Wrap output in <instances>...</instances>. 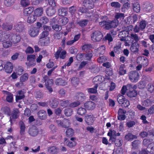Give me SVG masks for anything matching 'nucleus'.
<instances>
[{"mask_svg":"<svg viewBox=\"0 0 154 154\" xmlns=\"http://www.w3.org/2000/svg\"><path fill=\"white\" fill-rule=\"evenodd\" d=\"M84 106L87 109L92 110L95 107V105L94 102L88 101L84 103Z\"/></svg>","mask_w":154,"mask_h":154,"instance_id":"5701e85b","label":"nucleus"},{"mask_svg":"<svg viewBox=\"0 0 154 154\" xmlns=\"http://www.w3.org/2000/svg\"><path fill=\"white\" fill-rule=\"evenodd\" d=\"M20 3L22 6L26 7L30 5V1L29 0H21Z\"/></svg>","mask_w":154,"mask_h":154,"instance_id":"603ef678","label":"nucleus"},{"mask_svg":"<svg viewBox=\"0 0 154 154\" xmlns=\"http://www.w3.org/2000/svg\"><path fill=\"white\" fill-rule=\"evenodd\" d=\"M50 42L49 37H46L44 38H39L38 43L41 45L47 46Z\"/></svg>","mask_w":154,"mask_h":154,"instance_id":"412c9836","label":"nucleus"},{"mask_svg":"<svg viewBox=\"0 0 154 154\" xmlns=\"http://www.w3.org/2000/svg\"><path fill=\"white\" fill-rule=\"evenodd\" d=\"M56 12L55 9L52 7L48 8L46 10L47 15L49 16H53Z\"/></svg>","mask_w":154,"mask_h":154,"instance_id":"c756f323","label":"nucleus"},{"mask_svg":"<svg viewBox=\"0 0 154 154\" xmlns=\"http://www.w3.org/2000/svg\"><path fill=\"white\" fill-rule=\"evenodd\" d=\"M72 112V111L71 109H66L65 110L64 113L66 116H69L71 115Z\"/></svg>","mask_w":154,"mask_h":154,"instance_id":"774afa93","label":"nucleus"},{"mask_svg":"<svg viewBox=\"0 0 154 154\" xmlns=\"http://www.w3.org/2000/svg\"><path fill=\"white\" fill-rule=\"evenodd\" d=\"M117 100L118 103L121 104L123 108L128 107L130 105L129 100L122 95H119L117 96Z\"/></svg>","mask_w":154,"mask_h":154,"instance_id":"7ed1b4c3","label":"nucleus"},{"mask_svg":"<svg viewBox=\"0 0 154 154\" xmlns=\"http://www.w3.org/2000/svg\"><path fill=\"white\" fill-rule=\"evenodd\" d=\"M20 133L21 134H23L24 133L25 130V126L24 123L22 122H20Z\"/></svg>","mask_w":154,"mask_h":154,"instance_id":"5fc2aeb1","label":"nucleus"},{"mask_svg":"<svg viewBox=\"0 0 154 154\" xmlns=\"http://www.w3.org/2000/svg\"><path fill=\"white\" fill-rule=\"evenodd\" d=\"M19 95L16 96V100L17 101L18 100L21 99L24 97L23 93L22 91H20L18 92Z\"/></svg>","mask_w":154,"mask_h":154,"instance_id":"680f3d73","label":"nucleus"},{"mask_svg":"<svg viewBox=\"0 0 154 154\" xmlns=\"http://www.w3.org/2000/svg\"><path fill=\"white\" fill-rule=\"evenodd\" d=\"M39 32V29L36 27L31 28L29 31V34L32 37H34L37 36Z\"/></svg>","mask_w":154,"mask_h":154,"instance_id":"f8f14e48","label":"nucleus"},{"mask_svg":"<svg viewBox=\"0 0 154 154\" xmlns=\"http://www.w3.org/2000/svg\"><path fill=\"white\" fill-rule=\"evenodd\" d=\"M37 20V17L35 15H29L27 18V22L29 23H32L35 22Z\"/></svg>","mask_w":154,"mask_h":154,"instance_id":"e433bc0d","label":"nucleus"},{"mask_svg":"<svg viewBox=\"0 0 154 154\" xmlns=\"http://www.w3.org/2000/svg\"><path fill=\"white\" fill-rule=\"evenodd\" d=\"M21 38L19 35L9 34V40H11L14 44H16L20 42Z\"/></svg>","mask_w":154,"mask_h":154,"instance_id":"f3484780","label":"nucleus"},{"mask_svg":"<svg viewBox=\"0 0 154 154\" xmlns=\"http://www.w3.org/2000/svg\"><path fill=\"white\" fill-rule=\"evenodd\" d=\"M125 67V64H122L120 66L118 74L120 75H124L126 74L127 70L124 69Z\"/></svg>","mask_w":154,"mask_h":154,"instance_id":"bb28decb","label":"nucleus"},{"mask_svg":"<svg viewBox=\"0 0 154 154\" xmlns=\"http://www.w3.org/2000/svg\"><path fill=\"white\" fill-rule=\"evenodd\" d=\"M12 26V25L10 23H4L2 25L3 29L6 30H11Z\"/></svg>","mask_w":154,"mask_h":154,"instance_id":"4c0bfd02","label":"nucleus"},{"mask_svg":"<svg viewBox=\"0 0 154 154\" xmlns=\"http://www.w3.org/2000/svg\"><path fill=\"white\" fill-rule=\"evenodd\" d=\"M49 33L48 31H43L40 35V38H44L46 37H49L48 36Z\"/></svg>","mask_w":154,"mask_h":154,"instance_id":"e2e57ef3","label":"nucleus"},{"mask_svg":"<svg viewBox=\"0 0 154 154\" xmlns=\"http://www.w3.org/2000/svg\"><path fill=\"white\" fill-rule=\"evenodd\" d=\"M104 38L105 40L108 41L109 44V43L113 40V38L111 34L109 33H107L105 36Z\"/></svg>","mask_w":154,"mask_h":154,"instance_id":"8fccbe9b","label":"nucleus"},{"mask_svg":"<svg viewBox=\"0 0 154 154\" xmlns=\"http://www.w3.org/2000/svg\"><path fill=\"white\" fill-rule=\"evenodd\" d=\"M29 78V75L27 73H25L21 76L20 77V82L22 83L26 81Z\"/></svg>","mask_w":154,"mask_h":154,"instance_id":"49530a36","label":"nucleus"},{"mask_svg":"<svg viewBox=\"0 0 154 154\" xmlns=\"http://www.w3.org/2000/svg\"><path fill=\"white\" fill-rule=\"evenodd\" d=\"M59 15H61L60 16H63L66 15L67 14V8H63L58 10Z\"/></svg>","mask_w":154,"mask_h":154,"instance_id":"a19ab883","label":"nucleus"},{"mask_svg":"<svg viewBox=\"0 0 154 154\" xmlns=\"http://www.w3.org/2000/svg\"><path fill=\"white\" fill-rule=\"evenodd\" d=\"M45 82V85L49 91L51 92L52 91V89L51 86L53 84V81L51 79H49L47 76H45L43 78Z\"/></svg>","mask_w":154,"mask_h":154,"instance_id":"9d476101","label":"nucleus"},{"mask_svg":"<svg viewBox=\"0 0 154 154\" xmlns=\"http://www.w3.org/2000/svg\"><path fill=\"white\" fill-rule=\"evenodd\" d=\"M107 60L106 57L105 56H102L99 57L97 59V61L100 63H103L106 62Z\"/></svg>","mask_w":154,"mask_h":154,"instance_id":"09e8293b","label":"nucleus"},{"mask_svg":"<svg viewBox=\"0 0 154 154\" xmlns=\"http://www.w3.org/2000/svg\"><path fill=\"white\" fill-rule=\"evenodd\" d=\"M147 22L144 20L140 21L138 25H136L134 29V31L136 33L140 31H143L144 29L147 24Z\"/></svg>","mask_w":154,"mask_h":154,"instance_id":"39448f33","label":"nucleus"},{"mask_svg":"<svg viewBox=\"0 0 154 154\" xmlns=\"http://www.w3.org/2000/svg\"><path fill=\"white\" fill-rule=\"evenodd\" d=\"M111 5L112 7L116 8H119L121 7V5L118 2H113L111 3Z\"/></svg>","mask_w":154,"mask_h":154,"instance_id":"bf43d9fd","label":"nucleus"},{"mask_svg":"<svg viewBox=\"0 0 154 154\" xmlns=\"http://www.w3.org/2000/svg\"><path fill=\"white\" fill-rule=\"evenodd\" d=\"M61 26L60 25H59L57 24H55L52 25V27L54 30L58 31L62 29Z\"/></svg>","mask_w":154,"mask_h":154,"instance_id":"69168bd1","label":"nucleus"},{"mask_svg":"<svg viewBox=\"0 0 154 154\" xmlns=\"http://www.w3.org/2000/svg\"><path fill=\"white\" fill-rule=\"evenodd\" d=\"M29 133L31 136H35L37 134L38 131L35 127H33L30 128Z\"/></svg>","mask_w":154,"mask_h":154,"instance_id":"2f4dec72","label":"nucleus"},{"mask_svg":"<svg viewBox=\"0 0 154 154\" xmlns=\"http://www.w3.org/2000/svg\"><path fill=\"white\" fill-rule=\"evenodd\" d=\"M3 47L5 48H8L11 47L12 45V42L9 41H7L3 43Z\"/></svg>","mask_w":154,"mask_h":154,"instance_id":"052dcab7","label":"nucleus"},{"mask_svg":"<svg viewBox=\"0 0 154 154\" xmlns=\"http://www.w3.org/2000/svg\"><path fill=\"white\" fill-rule=\"evenodd\" d=\"M140 141L138 140H135L132 142L131 143L132 146L131 149H135L136 147H137Z\"/></svg>","mask_w":154,"mask_h":154,"instance_id":"6e6d98bb","label":"nucleus"},{"mask_svg":"<svg viewBox=\"0 0 154 154\" xmlns=\"http://www.w3.org/2000/svg\"><path fill=\"white\" fill-rule=\"evenodd\" d=\"M132 44L130 48V50L131 51L135 53H137L139 51V48L140 45L138 42H134L131 43Z\"/></svg>","mask_w":154,"mask_h":154,"instance_id":"2eb2a0df","label":"nucleus"},{"mask_svg":"<svg viewBox=\"0 0 154 154\" xmlns=\"http://www.w3.org/2000/svg\"><path fill=\"white\" fill-rule=\"evenodd\" d=\"M13 66L12 64L10 62L5 63L4 69L8 73H11L13 70Z\"/></svg>","mask_w":154,"mask_h":154,"instance_id":"dca6fc26","label":"nucleus"},{"mask_svg":"<svg viewBox=\"0 0 154 154\" xmlns=\"http://www.w3.org/2000/svg\"><path fill=\"white\" fill-rule=\"evenodd\" d=\"M150 137H149L147 138H145L143 140V144L146 146H148L154 140V134H152L150 135Z\"/></svg>","mask_w":154,"mask_h":154,"instance_id":"ddd939ff","label":"nucleus"},{"mask_svg":"<svg viewBox=\"0 0 154 154\" xmlns=\"http://www.w3.org/2000/svg\"><path fill=\"white\" fill-rule=\"evenodd\" d=\"M128 76L131 82H136L139 80V75L137 71H132L129 72Z\"/></svg>","mask_w":154,"mask_h":154,"instance_id":"0eeeda50","label":"nucleus"},{"mask_svg":"<svg viewBox=\"0 0 154 154\" xmlns=\"http://www.w3.org/2000/svg\"><path fill=\"white\" fill-rule=\"evenodd\" d=\"M147 90L150 93H152L154 90V86L151 83H149L147 86Z\"/></svg>","mask_w":154,"mask_h":154,"instance_id":"4d7b16f0","label":"nucleus"},{"mask_svg":"<svg viewBox=\"0 0 154 154\" xmlns=\"http://www.w3.org/2000/svg\"><path fill=\"white\" fill-rule=\"evenodd\" d=\"M43 12V10L42 8H37L34 11V15L36 17H40L42 14Z\"/></svg>","mask_w":154,"mask_h":154,"instance_id":"473e14b6","label":"nucleus"},{"mask_svg":"<svg viewBox=\"0 0 154 154\" xmlns=\"http://www.w3.org/2000/svg\"><path fill=\"white\" fill-rule=\"evenodd\" d=\"M139 39L138 36L137 34L131 33L130 36H129V37H128L126 38V42H125V46H129L130 44L134 43V41H135L134 42H138Z\"/></svg>","mask_w":154,"mask_h":154,"instance_id":"20e7f679","label":"nucleus"},{"mask_svg":"<svg viewBox=\"0 0 154 154\" xmlns=\"http://www.w3.org/2000/svg\"><path fill=\"white\" fill-rule=\"evenodd\" d=\"M152 103V102L151 100L149 99H147L142 102V104L143 106L146 107H148L150 106Z\"/></svg>","mask_w":154,"mask_h":154,"instance_id":"37998d69","label":"nucleus"},{"mask_svg":"<svg viewBox=\"0 0 154 154\" xmlns=\"http://www.w3.org/2000/svg\"><path fill=\"white\" fill-rule=\"evenodd\" d=\"M46 112L43 110H40L38 113L39 118L42 119L46 118Z\"/></svg>","mask_w":154,"mask_h":154,"instance_id":"ea45409f","label":"nucleus"},{"mask_svg":"<svg viewBox=\"0 0 154 154\" xmlns=\"http://www.w3.org/2000/svg\"><path fill=\"white\" fill-rule=\"evenodd\" d=\"M114 51L117 54H119L122 52V50L121 47L119 45H116L114 48Z\"/></svg>","mask_w":154,"mask_h":154,"instance_id":"864d4df0","label":"nucleus"},{"mask_svg":"<svg viewBox=\"0 0 154 154\" xmlns=\"http://www.w3.org/2000/svg\"><path fill=\"white\" fill-rule=\"evenodd\" d=\"M59 149L55 146H52L48 149L49 152L53 153H55L59 151Z\"/></svg>","mask_w":154,"mask_h":154,"instance_id":"3c124183","label":"nucleus"},{"mask_svg":"<svg viewBox=\"0 0 154 154\" xmlns=\"http://www.w3.org/2000/svg\"><path fill=\"white\" fill-rule=\"evenodd\" d=\"M105 46L103 45L97 48V53L101 54H103L105 52Z\"/></svg>","mask_w":154,"mask_h":154,"instance_id":"79ce46f5","label":"nucleus"},{"mask_svg":"<svg viewBox=\"0 0 154 154\" xmlns=\"http://www.w3.org/2000/svg\"><path fill=\"white\" fill-rule=\"evenodd\" d=\"M115 20H103L99 23V25L102 26H104L105 28L107 30L116 27L117 26V23Z\"/></svg>","mask_w":154,"mask_h":154,"instance_id":"f03ea898","label":"nucleus"},{"mask_svg":"<svg viewBox=\"0 0 154 154\" xmlns=\"http://www.w3.org/2000/svg\"><path fill=\"white\" fill-rule=\"evenodd\" d=\"M56 85H65L66 84V82L64 80L61 79H57L55 82Z\"/></svg>","mask_w":154,"mask_h":154,"instance_id":"a18cd8bd","label":"nucleus"},{"mask_svg":"<svg viewBox=\"0 0 154 154\" xmlns=\"http://www.w3.org/2000/svg\"><path fill=\"white\" fill-rule=\"evenodd\" d=\"M33 11V9L31 8H25L24 10V14L25 16H28L31 14Z\"/></svg>","mask_w":154,"mask_h":154,"instance_id":"58836bf2","label":"nucleus"},{"mask_svg":"<svg viewBox=\"0 0 154 154\" xmlns=\"http://www.w3.org/2000/svg\"><path fill=\"white\" fill-rule=\"evenodd\" d=\"M7 39L9 40V35L3 32L0 33V42H3Z\"/></svg>","mask_w":154,"mask_h":154,"instance_id":"7c9ffc66","label":"nucleus"},{"mask_svg":"<svg viewBox=\"0 0 154 154\" xmlns=\"http://www.w3.org/2000/svg\"><path fill=\"white\" fill-rule=\"evenodd\" d=\"M138 59L140 60L141 62V64L144 67H146L148 65L149 61L148 59L146 57L144 56H140L138 57Z\"/></svg>","mask_w":154,"mask_h":154,"instance_id":"aec40b11","label":"nucleus"},{"mask_svg":"<svg viewBox=\"0 0 154 154\" xmlns=\"http://www.w3.org/2000/svg\"><path fill=\"white\" fill-rule=\"evenodd\" d=\"M40 21L43 24H46L49 22V20L46 17H43L40 18Z\"/></svg>","mask_w":154,"mask_h":154,"instance_id":"13d9d810","label":"nucleus"},{"mask_svg":"<svg viewBox=\"0 0 154 154\" xmlns=\"http://www.w3.org/2000/svg\"><path fill=\"white\" fill-rule=\"evenodd\" d=\"M138 20V16L136 14H134L131 17V23H134Z\"/></svg>","mask_w":154,"mask_h":154,"instance_id":"0e129e2a","label":"nucleus"},{"mask_svg":"<svg viewBox=\"0 0 154 154\" xmlns=\"http://www.w3.org/2000/svg\"><path fill=\"white\" fill-rule=\"evenodd\" d=\"M19 112L17 109H16L14 110L10 117V121L11 124L12 121L14 119H16L18 118L19 116Z\"/></svg>","mask_w":154,"mask_h":154,"instance_id":"a878e982","label":"nucleus"},{"mask_svg":"<svg viewBox=\"0 0 154 154\" xmlns=\"http://www.w3.org/2000/svg\"><path fill=\"white\" fill-rule=\"evenodd\" d=\"M86 112V109L83 107H80L77 110V114L81 116H83L85 114Z\"/></svg>","mask_w":154,"mask_h":154,"instance_id":"de8ad7c7","label":"nucleus"},{"mask_svg":"<svg viewBox=\"0 0 154 154\" xmlns=\"http://www.w3.org/2000/svg\"><path fill=\"white\" fill-rule=\"evenodd\" d=\"M133 26L131 25L129 26L124 28L123 30L120 32L119 34V37L120 38L121 41H125V42L126 41V38L129 37V32L133 28Z\"/></svg>","mask_w":154,"mask_h":154,"instance_id":"f257e3e1","label":"nucleus"},{"mask_svg":"<svg viewBox=\"0 0 154 154\" xmlns=\"http://www.w3.org/2000/svg\"><path fill=\"white\" fill-rule=\"evenodd\" d=\"M66 133L67 136L70 137L73 135V131L72 129L69 128L67 129Z\"/></svg>","mask_w":154,"mask_h":154,"instance_id":"338daca9","label":"nucleus"},{"mask_svg":"<svg viewBox=\"0 0 154 154\" xmlns=\"http://www.w3.org/2000/svg\"><path fill=\"white\" fill-rule=\"evenodd\" d=\"M85 99V96L83 94L80 93L78 94L76 97V99L79 100V101L71 103L69 106L71 107H75L78 106L80 104V102L83 101Z\"/></svg>","mask_w":154,"mask_h":154,"instance_id":"423d86ee","label":"nucleus"},{"mask_svg":"<svg viewBox=\"0 0 154 154\" xmlns=\"http://www.w3.org/2000/svg\"><path fill=\"white\" fill-rule=\"evenodd\" d=\"M147 149L151 153H154V143L152 142L147 147Z\"/></svg>","mask_w":154,"mask_h":154,"instance_id":"c03bdc74","label":"nucleus"},{"mask_svg":"<svg viewBox=\"0 0 154 154\" xmlns=\"http://www.w3.org/2000/svg\"><path fill=\"white\" fill-rule=\"evenodd\" d=\"M143 7L144 10L147 12H148L152 10L153 5L149 2H146L143 4Z\"/></svg>","mask_w":154,"mask_h":154,"instance_id":"a211bd4d","label":"nucleus"},{"mask_svg":"<svg viewBox=\"0 0 154 154\" xmlns=\"http://www.w3.org/2000/svg\"><path fill=\"white\" fill-rule=\"evenodd\" d=\"M126 113V110L122 108H119L118 112V119L120 121L125 120L126 117L125 115Z\"/></svg>","mask_w":154,"mask_h":154,"instance_id":"9b49d317","label":"nucleus"},{"mask_svg":"<svg viewBox=\"0 0 154 154\" xmlns=\"http://www.w3.org/2000/svg\"><path fill=\"white\" fill-rule=\"evenodd\" d=\"M125 17V14L124 13H116V15L115 16V19L113 20H115L116 21V22L117 23V25L119 23V21L118 20V19H124V17Z\"/></svg>","mask_w":154,"mask_h":154,"instance_id":"cd10ccee","label":"nucleus"},{"mask_svg":"<svg viewBox=\"0 0 154 154\" xmlns=\"http://www.w3.org/2000/svg\"><path fill=\"white\" fill-rule=\"evenodd\" d=\"M95 118L91 114L86 115L85 118V120L86 123L88 125L92 124L94 121Z\"/></svg>","mask_w":154,"mask_h":154,"instance_id":"4468645a","label":"nucleus"},{"mask_svg":"<svg viewBox=\"0 0 154 154\" xmlns=\"http://www.w3.org/2000/svg\"><path fill=\"white\" fill-rule=\"evenodd\" d=\"M4 94L7 95L6 100L8 102H11L13 100V94L7 91H4Z\"/></svg>","mask_w":154,"mask_h":154,"instance_id":"72a5a7b5","label":"nucleus"},{"mask_svg":"<svg viewBox=\"0 0 154 154\" xmlns=\"http://www.w3.org/2000/svg\"><path fill=\"white\" fill-rule=\"evenodd\" d=\"M70 140L71 141L68 142L67 146L70 147H72L75 146L76 144V139L75 138L72 137Z\"/></svg>","mask_w":154,"mask_h":154,"instance_id":"c9c22d12","label":"nucleus"},{"mask_svg":"<svg viewBox=\"0 0 154 154\" xmlns=\"http://www.w3.org/2000/svg\"><path fill=\"white\" fill-rule=\"evenodd\" d=\"M66 53L65 50H62L61 48H60L55 53V56L57 59L60 57L61 59H63L66 57Z\"/></svg>","mask_w":154,"mask_h":154,"instance_id":"1a4fd4ad","label":"nucleus"},{"mask_svg":"<svg viewBox=\"0 0 154 154\" xmlns=\"http://www.w3.org/2000/svg\"><path fill=\"white\" fill-rule=\"evenodd\" d=\"M68 21V19L64 17L60 16L58 20V24L63 26L66 24Z\"/></svg>","mask_w":154,"mask_h":154,"instance_id":"b1692460","label":"nucleus"},{"mask_svg":"<svg viewBox=\"0 0 154 154\" xmlns=\"http://www.w3.org/2000/svg\"><path fill=\"white\" fill-rule=\"evenodd\" d=\"M127 96L130 98L135 97L137 94V91L135 90H129L126 93Z\"/></svg>","mask_w":154,"mask_h":154,"instance_id":"c85d7f7f","label":"nucleus"},{"mask_svg":"<svg viewBox=\"0 0 154 154\" xmlns=\"http://www.w3.org/2000/svg\"><path fill=\"white\" fill-rule=\"evenodd\" d=\"M133 11L136 13H138L140 12V7L138 2H136L133 4Z\"/></svg>","mask_w":154,"mask_h":154,"instance_id":"f704fd0d","label":"nucleus"},{"mask_svg":"<svg viewBox=\"0 0 154 154\" xmlns=\"http://www.w3.org/2000/svg\"><path fill=\"white\" fill-rule=\"evenodd\" d=\"M57 122L59 126H61L64 128H66L69 125V121L66 119H64L63 122H61V120H57Z\"/></svg>","mask_w":154,"mask_h":154,"instance_id":"4be33fe9","label":"nucleus"},{"mask_svg":"<svg viewBox=\"0 0 154 154\" xmlns=\"http://www.w3.org/2000/svg\"><path fill=\"white\" fill-rule=\"evenodd\" d=\"M125 138L126 140L128 141H131L134 139H137V137L131 133H129L125 136Z\"/></svg>","mask_w":154,"mask_h":154,"instance_id":"393cba45","label":"nucleus"},{"mask_svg":"<svg viewBox=\"0 0 154 154\" xmlns=\"http://www.w3.org/2000/svg\"><path fill=\"white\" fill-rule=\"evenodd\" d=\"M35 59V55H28L27 58L28 62L26 63V64L28 66H34L36 64Z\"/></svg>","mask_w":154,"mask_h":154,"instance_id":"6e6552de","label":"nucleus"},{"mask_svg":"<svg viewBox=\"0 0 154 154\" xmlns=\"http://www.w3.org/2000/svg\"><path fill=\"white\" fill-rule=\"evenodd\" d=\"M24 27L23 23L21 22H19L16 23L14 26V29L17 32H22Z\"/></svg>","mask_w":154,"mask_h":154,"instance_id":"6ab92c4d","label":"nucleus"}]
</instances>
